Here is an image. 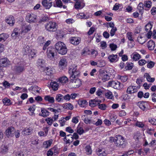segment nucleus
Returning <instances> with one entry per match:
<instances>
[{"label": "nucleus", "mask_w": 156, "mask_h": 156, "mask_svg": "<svg viewBox=\"0 0 156 156\" xmlns=\"http://www.w3.org/2000/svg\"><path fill=\"white\" fill-rule=\"evenodd\" d=\"M80 37H72L69 39L70 42L73 44L76 45L79 44L81 41Z\"/></svg>", "instance_id": "1a4fd4ad"}, {"label": "nucleus", "mask_w": 156, "mask_h": 156, "mask_svg": "<svg viewBox=\"0 0 156 156\" xmlns=\"http://www.w3.org/2000/svg\"><path fill=\"white\" fill-rule=\"evenodd\" d=\"M137 41L140 44H143L146 41V40L145 37L140 36L137 38Z\"/></svg>", "instance_id": "37998d69"}, {"label": "nucleus", "mask_w": 156, "mask_h": 156, "mask_svg": "<svg viewBox=\"0 0 156 156\" xmlns=\"http://www.w3.org/2000/svg\"><path fill=\"white\" fill-rule=\"evenodd\" d=\"M59 122L61 126H64L66 122V121L65 120V118L64 117H62L59 120Z\"/></svg>", "instance_id": "bf43d9fd"}, {"label": "nucleus", "mask_w": 156, "mask_h": 156, "mask_svg": "<svg viewBox=\"0 0 156 156\" xmlns=\"http://www.w3.org/2000/svg\"><path fill=\"white\" fill-rule=\"evenodd\" d=\"M55 70L54 69L51 68H47L46 73L47 75L50 76L53 74Z\"/></svg>", "instance_id": "a18cd8bd"}, {"label": "nucleus", "mask_w": 156, "mask_h": 156, "mask_svg": "<svg viewBox=\"0 0 156 156\" xmlns=\"http://www.w3.org/2000/svg\"><path fill=\"white\" fill-rule=\"evenodd\" d=\"M31 29V27L30 25L23 26L22 27L21 33H27Z\"/></svg>", "instance_id": "473e14b6"}, {"label": "nucleus", "mask_w": 156, "mask_h": 156, "mask_svg": "<svg viewBox=\"0 0 156 156\" xmlns=\"http://www.w3.org/2000/svg\"><path fill=\"white\" fill-rule=\"evenodd\" d=\"M48 109L52 112H53L55 114H58L60 112V109H55L51 108H49Z\"/></svg>", "instance_id": "603ef678"}, {"label": "nucleus", "mask_w": 156, "mask_h": 156, "mask_svg": "<svg viewBox=\"0 0 156 156\" xmlns=\"http://www.w3.org/2000/svg\"><path fill=\"white\" fill-rule=\"evenodd\" d=\"M120 83L118 81H109L108 85L116 89H119L120 88Z\"/></svg>", "instance_id": "4468645a"}, {"label": "nucleus", "mask_w": 156, "mask_h": 156, "mask_svg": "<svg viewBox=\"0 0 156 156\" xmlns=\"http://www.w3.org/2000/svg\"><path fill=\"white\" fill-rule=\"evenodd\" d=\"M63 108L65 109L72 110L73 108V105L70 103H66L63 104Z\"/></svg>", "instance_id": "c9c22d12"}, {"label": "nucleus", "mask_w": 156, "mask_h": 156, "mask_svg": "<svg viewBox=\"0 0 156 156\" xmlns=\"http://www.w3.org/2000/svg\"><path fill=\"white\" fill-rule=\"evenodd\" d=\"M56 4H54L53 6L54 7L61 8L62 6V3L61 0H55Z\"/></svg>", "instance_id": "de8ad7c7"}, {"label": "nucleus", "mask_w": 156, "mask_h": 156, "mask_svg": "<svg viewBox=\"0 0 156 156\" xmlns=\"http://www.w3.org/2000/svg\"><path fill=\"white\" fill-rule=\"evenodd\" d=\"M53 140L52 139H50L48 140L45 141L43 143V145L45 148H48L52 144Z\"/></svg>", "instance_id": "2f4dec72"}, {"label": "nucleus", "mask_w": 156, "mask_h": 156, "mask_svg": "<svg viewBox=\"0 0 156 156\" xmlns=\"http://www.w3.org/2000/svg\"><path fill=\"white\" fill-rule=\"evenodd\" d=\"M37 41L40 44H43L45 42L44 37L42 36L39 37L37 39Z\"/></svg>", "instance_id": "13d9d810"}, {"label": "nucleus", "mask_w": 156, "mask_h": 156, "mask_svg": "<svg viewBox=\"0 0 156 156\" xmlns=\"http://www.w3.org/2000/svg\"><path fill=\"white\" fill-rule=\"evenodd\" d=\"M15 129L13 127L8 128L5 131V133L6 136L8 137H11L14 135Z\"/></svg>", "instance_id": "f3484780"}, {"label": "nucleus", "mask_w": 156, "mask_h": 156, "mask_svg": "<svg viewBox=\"0 0 156 156\" xmlns=\"http://www.w3.org/2000/svg\"><path fill=\"white\" fill-rule=\"evenodd\" d=\"M57 25L55 22L50 21L45 25V29L51 32L55 31L57 29Z\"/></svg>", "instance_id": "20e7f679"}, {"label": "nucleus", "mask_w": 156, "mask_h": 156, "mask_svg": "<svg viewBox=\"0 0 156 156\" xmlns=\"http://www.w3.org/2000/svg\"><path fill=\"white\" fill-rule=\"evenodd\" d=\"M73 140V138L71 137L68 136L67 135L64 138V141L66 142V144H69Z\"/></svg>", "instance_id": "4c0bfd02"}, {"label": "nucleus", "mask_w": 156, "mask_h": 156, "mask_svg": "<svg viewBox=\"0 0 156 156\" xmlns=\"http://www.w3.org/2000/svg\"><path fill=\"white\" fill-rule=\"evenodd\" d=\"M144 6L146 7L150 8L151 6V2L150 1L147 0L144 1Z\"/></svg>", "instance_id": "864d4df0"}, {"label": "nucleus", "mask_w": 156, "mask_h": 156, "mask_svg": "<svg viewBox=\"0 0 156 156\" xmlns=\"http://www.w3.org/2000/svg\"><path fill=\"white\" fill-rule=\"evenodd\" d=\"M23 51L24 52V54H28L30 57L33 58L36 56V54L37 51L36 50L32 49L31 47L29 46L24 47L23 49Z\"/></svg>", "instance_id": "7ed1b4c3"}, {"label": "nucleus", "mask_w": 156, "mask_h": 156, "mask_svg": "<svg viewBox=\"0 0 156 156\" xmlns=\"http://www.w3.org/2000/svg\"><path fill=\"white\" fill-rule=\"evenodd\" d=\"M137 105L144 111H146L150 108L149 103L147 101H139Z\"/></svg>", "instance_id": "0eeeda50"}, {"label": "nucleus", "mask_w": 156, "mask_h": 156, "mask_svg": "<svg viewBox=\"0 0 156 156\" xmlns=\"http://www.w3.org/2000/svg\"><path fill=\"white\" fill-rule=\"evenodd\" d=\"M0 64L2 66L6 67L10 64V62L7 58H4L0 59Z\"/></svg>", "instance_id": "ddd939ff"}, {"label": "nucleus", "mask_w": 156, "mask_h": 156, "mask_svg": "<svg viewBox=\"0 0 156 156\" xmlns=\"http://www.w3.org/2000/svg\"><path fill=\"white\" fill-rule=\"evenodd\" d=\"M41 116L44 117H45L49 115V112L47 110L43 108L41 110Z\"/></svg>", "instance_id": "c03bdc74"}, {"label": "nucleus", "mask_w": 156, "mask_h": 156, "mask_svg": "<svg viewBox=\"0 0 156 156\" xmlns=\"http://www.w3.org/2000/svg\"><path fill=\"white\" fill-rule=\"evenodd\" d=\"M108 58L111 62H115L118 60V56L116 55L112 54L109 55L108 57Z\"/></svg>", "instance_id": "412c9836"}, {"label": "nucleus", "mask_w": 156, "mask_h": 156, "mask_svg": "<svg viewBox=\"0 0 156 156\" xmlns=\"http://www.w3.org/2000/svg\"><path fill=\"white\" fill-rule=\"evenodd\" d=\"M63 95L60 94H57L55 97V100L58 102H60L63 100Z\"/></svg>", "instance_id": "3c124183"}, {"label": "nucleus", "mask_w": 156, "mask_h": 156, "mask_svg": "<svg viewBox=\"0 0 156 156\" xmlns=\"http://www.w3.org/2000/svg\"><path fill=\"white\" fill-rule=\"evenodd\" d=\"M67 65V62L65 58L61 59L59 61L58 67L60 69H63L66 68Z\"/></svg>", "instance_id": "9d476101"}, {"label": "nucleus", "mask_w": 156, "mask_h": 156, "mask_svg": "<svg viewBox=\"0 0 156 156\" xmlns=\"http://www.w3.org/2000/svg\"><path fill=\"white\" fill-rule=\"evenodd\" d=\"M147 46L149 50H154L155 46V43L153 41L150 40L147 43Z\"/></svg>", "instance_id": "bb28decb"}, {"label": "nucleus", "mask_w": 156, "mask_h": 156, "mask_svg": "<svg viewBox=\"0 0 156 156\" xmlns=\"http://www.w3.org/2000/svg\"><path fill=\"white\" fill-rule=\"evenodd\" d=\"M106 27H111V28H113L115 27V24L114 23L112 22L107 23H106Z\"/></svg>", "instance_id": "e2e57ef3"}, {"label": "nucleus", "mask_w": 156, "mask_h": 156, "mask_svg": "<svg viewBox=\"0 0 156 156\" xmlns=\"http://www.w3.org/2000/svg\"><path fill=\"white\" fill-rule=\"evenodd\" d=\"M133 60L135 61H137L141 58V55L137 52H134L131 55Z\"/></svg>", "instance_id": "4be33fe9"}, {"label": "nucleus", "mask_w": 156, "mask_h": 156, "mask_svg": "<svg viewBox=\"0 0 156 156\" xmlns=\"http://www.w3.org/2000/svg\"><path fill=\"white\" fill-rule=\"evenodd\" d=\"M52 3L51 0H43L42 4L46 9H49L52 6Z\"/></svg>", "instance_id": "2eb2a0df"}, {"label": "nucleus", "mask_w": 156, "mask_h": 156, "mask_svg": "<svg viewBox=\"0 0 156 156\" xmlns=\"http://www.w3.org/2000/svg\"><path fill=\"white\" fill-rule=\"evenodd\" d=\"M9 35L7 34L3 33L0 34V42H3L9 37Z\"/></svg>", "instance_id": "c756f323"}, {"label": "nucleus", "mask_w": 156, "mask_h": 156, "mask_svg": "<svg viewBox=\"0 0 156 156\" xmlns=\"http://www.w3.org/2000/svg\"><path fill=\"white\" fill-rule=\"evenodd\" d=\"M58 81L62 83H65L68 82V78L66 76H63L58 79Z\"/></svg>", "instance_id": "ea45409f"}, {"label": "nucleus", "mask_w": 156, "mask_h": 156, "mask_svg": "<svg viewBox=\"0 0 156 156\" xmlns=\"http://www.w3.org/2000/svg\"><path fill=\"white\" fill-rule=\"evenodd\" d=\"M97 154L99 156H105L108 154V152L104 149L98 148L96 150Z\"/></svg>", "instance_id": "6ab92c4d"}, {"label": "nucleus", "mask_w": 156, "mask_h": 156, "mask_svg": "<svg viewBox=\"0 0 156 156\" xmlns=\"http://www.w3.org/2000/svg\"><path fill=\"white\" fill-rule=\"evenodd\" d=\"M144 77L146 79L147 81L149 82L152 83L155 80L154 78H152L148 73H145L144 74Z\"/></svg>", "instance_id": "c85d7f7f"}, {"label": "nucleus", "mask_w": 156, "mask_h": 156, "mask_svg": "<svg viewBox=\"0 0 156 156\" xmlns=\"http://www.w3.org/2000/svg\"><path fill=\"white\" fill-rule=\"evenodd\" d=\"M33 130L31 127H26L22 131V134L23 135H29L32 132Z\"/></svg>", "instance_id": "5701e85b"}, {"label": "nucleus", "mask_w": 156, "mask_h": 156, "mask_svg": "<svg viewBox=\"0 0 156 156\" xmlns=\"http://www.w3.org/2000/svg\"><path fill=\"white\" fill-rule=\"evenodd\" d=\"M85 5V3L83 0L76 2L75 4L74 7L76 9H81L83 8Z\"/></svg>", "instance_id": "a211bd4d"}, {"label": "nucleus", "mask_w": 156, "mask_h": 156, "mask_svg": "<svg viewBox=\"0 0 156 156\" xmlns=\"http://www.w3.org/2000/svg\"><path fill=\"white\" fill-rule=\"evenodd\" d=\"M69 73L70 75V78H76L80 74V72L79 69H77V66L73 65L69 67Z\"/></svg>", "instance_id": "f03ea898"}, {"label": "nucleus", "mask_w": 156, "mask_h": 156, "mask_svg": "<svg viewBox=\"0 0 156 156\" xmlns=\"http://www.w3.org/2000/svg\"><path fill=\"white\" fill-rule=\"evenodd\" d=\"M68 136L71 137L73 138V139H74L75 140H77L79 138V136L78 134L76 133H73V135L71 134H69L67 135Z\"/></svg>", "instance_id": "052dcab7"}, {"label": "nucleus", "mask_w": 156, "mask_h": 156, "mask_svg": "<svg viewBox=\"0 0 156 156\" xmlns=\"http://www.w3.org/2000/svg\"><path fill=\"white\" fill-rule=\"evenodd\" d=\"M90 64L92 66H96L99 67H102L104 66L105 65V63L103 61H101L99 62V63H98L97 62H95L94 61H92L90 62Z\"/></svg>", "instance_id": "7c9ffc66"}, {"label": "nucleus", "mask_w": 156, "mask_h": 156, "mask_svg": "<svg viewBox=\"0 0 156 156\" xmlns=\"http://www.w3.org/2000/svg\"><path fill=\"white\" fill-rule=\"evenodd\" d=\"M50 86L54 90H56L58 89V85L55 82H51L50 84Z\"/></svg>", "instance_id": "e433bc0d"}, {"label": "nucleus", "mask_w": 156, "mask_h": 156, "mask_svg": "<svg viewBox=\"0 0 156 156\" xmlns=\"http://www.w3.org/2000/svg\"><path fill=\"white\" fill-rule=\"evenodd\" d=\"M105 96L108 99H112L113 97L112 92L108 91L105 93Z\"/></svg>", "instance_id": "8fccbe9b"}, {"label": "nucleus", "mask_w": 156, "mask_h": 156, "mask_svg": "<svg viewBox=\"0 0 156 156\" xmlns=\"http://www.w3.org/2000/svg\"><path fill=\"white\" fill-rule=\"evenodd\" d=\"M70 78L69 85L71 88H76L80 87L81 85V82L80 80L76 78Z\"/></svg>", "instance_id": "39448f33"}, {"label": "nucleus", "mask_w": 156, "mask_h": 156, "mask_svg": "<svg viewBox=\"0 0 156 156\" xmlns=\"http://www.w3.org/2000/svg\"><path fill=\"white\" fill-rule=\"evenodd\" d=\"M6 22L10 26H12L15 23L14 17L11 16L6 20Z\"/></svg>", "instance_id": "393cba45"}, {"label": "nucleus", "mask_w": 156, "mask_h": 156, "mask_svg": "<svg viewBox=\"0 0 156 156\" xmlns=\"http://www.w3.org/2000/svg\"><path fill=\"white\" fill-rule=\"evenodd\" d=\"M127 37L128 40L132 42L134 41L133 33L131 32H128L127 33Z\"/></svg>", "instance_id": "79ce46f5"}, {"label": "nucleus", "mask_w": 156, "mask_h": 156, "mask_svg": "<svg viewBox=\"0 0 156 156\" xmlns=\"http://www.w3.org/2000/svg\"><path fill=\"white\" fill-rule=\"evenodd\" d=\"M149 122L152 124L156 125V119L154 118H150L149 119Z\"/></svg>", "instance_id": "0e129e2a"}, {"label": "nucleus", "mask_w": 156, "mask_h": 156, "mask_svg": "<svg viewBox=\"0 0 156 156\" xmlns=\"http://www.w3.org/2000/svg\"><path fill=\"white\" fill-rule=\"evenodd\" d=\"M44 99L46 101H48L50 103L53 104L55 101L54 98L49 95L45 96Z\"/></svg>", "instance_id": "a878e982"}, {"label": "nucleus", "mask_w": 156, "mask_h": 156, "mask_svg": "<svg viewBox=\"0 0 156 156\" xmlns=\"http://www.w3.org/2000/svg\"><path fill=\"white\" fill-rule=\"evenodd\" d=\"M117 30V28L116 27H113V28H112V29L110 31V35L111 37H112L114 36L115 34V32Z\"/></svg>", "instance_id": "5fc2aeb1"}, {"label": "nucleus", "mask_w": 156, "mask_h": 156, "mask_svg": "<svg viewBox=\"0 0 156 156\" xmlns=\"http://www.w3.org/2000/svg\"><path fill=\"white\" fill-rule=\"evenodd\" d=\"M77 16L80 19L84 18L85 19H87L88 18V16H86L83 13H80L79 14H77Z\"/></svg>", "instance_id": "4d7b16f0"}, {"label": "nucleus", "mask_w": 156, "mask_h": 156, "mask_svg": "<svg viewBox=\"0 0 156 156\" xmlns=\"http://www.w3.org/2000/svg\"><path fill=\"white\" fill-rule=\"evenodd\" d=\"M135 126L141 128H143L145 126L144 122H142L136 121L134 124Z\"/></svg>", "instance_id": "58836bf2"}, {"label": "nucleus", "mask_w": 156, "mask_h": 156, "mask_svg": "<svg viewBox=\"0 0 156 156\" xmlns=\"http://www.w3.org/2000/svg\"><path fill=\"white\" fill-rule=\"evenodd\" d=\"M123 99L126 101L129 102L132 101L130 96L128 94H126L123 96Z\"/></svg>", "instance_id": "09e8293b"}, {"label": "nucleus", "mask_w": 156, "mask_h": 156, "mask_svg": "<svg viewBox=\"0 0 156 156\" xmlns=\"http://www.w3.org/2000/svg\"><path fill=\"white\" fill-rule=\"evenodd\" d=\"M76 94L73 93L71 94V95L68 94H67L65 95L63 98L64 100L67 101H69L71 99H75L76 97Z\"/></svg>", "instance_id": "aec40b11"}, {"label": "nucleus", "mask_w": 156, "mask_h": 156, "mask_svg": "<svg viewBox=\"0 0 156 156\" xmlns=\"http://www.w3.org/2000/svg\"><path fill=\"white\" fill-rule=\"evenodd\" d=\"M45 61L41 59H38L36 62V65L39 68H42L45 66Z\"/></svg>", "instance_id": "b1692460"}, {"label": "nucleus", "mask_w": 156, "mask_h": 156, "mask_svg": "<svg viewBox=\"0 0 156 156\" xmlns=\"http://www.w3.org/2000/svg\"><path fill=\"white\" fill-rule=\"evenodd\" d=\"M138 91L137 87L135 86H130L127 88L126 92L128 94H134Z\"/></svg>", "instance_id": "9b49d317"}, {"label": "nucleus", "mask_w": 156, "mask_h": 156, "mask_svg": "<svg viewBox=\"0 0 156 156\" xmlns=\"http://www.w3.org/2000/svg\"><path fill=\"white\" fill-rule=\"evenodd\" d=\"M121 5V4H119L118 3H116L114 5L112 10L115 11L118 10L119 9V7Z\"/></svg>", "instance_id": "69168bd1"}, {"label": "nucleus", "mask_w": 156, "mask_h": 156, "mask_svg": "<svg viewBox=\"0 0 156 156\" xmlns=\"http://www.w3.org/2000/svg\"><path fill=\"white\" fill-rule=\"evenodd\" d=\"M85 153L87 155L91 154L92 153V150L90 146L87 145L85 147Z\"/></svg>", "instance_id": "a19ab883"}, {"label": "nucleus", "mask_w": 156, "mask_h": 156, "mask_svg": "<svg viewBox=\"0 0 156 156\" xmlns=\"http://www.w3.org/2000/svg\"><path fill=\"white\" fill-rule=\"evenodd\" d=\"M124 141L123 137L121 135H116V139L115 144L118 146L122 145Z\"/></svg>", "instance_id": "f8f14e48"}, {"label": "nucleus", "mask_w": 156, "mask_h": 156, "mask_svg": "<svg viewBox=\"0 0 156 156\" xmlns=\"http://www.w3.org/2000/svg\"><path fill=\"white\" fill-rule=\"evenodd\" d=\"M77 132L79 135H81L84 132V130L81 127H78L77 128Z\"/></svg>", "instance_id": "680f3d73"}, {"label": "nucleus", "mask_w": 156, "mask_h": 156, "mask_svg": "<svg viewBox=\"0 0 156 156\" xmlns=\"http://www.w3.org/2000/svg\"><path fill=\"white\" fill-rule=\"evenodd\" d=\"M144 4L142 3H140L137 6V9L140 12H142L144 10Z\"/></svg>", "instance_id": "6e6d98bb"}, {"label": "nucleus", "mask_w": 156, "mask_h": 156, "mask_svg": "<svg viewBox=\"0 0 156 156\" xmlns=\"http://www.w3.org/2000/svg\"><path fill=\"white\" fill-rule=\"evenodd\" d=\"M8 151V147L5 144H2L0 147V152L2 154H6Z\"/></svg>", "instance_id": "cd10ccee"}, {"label": "nucleus", "mask_w": 156, "mask_h": 156, "mask_svg": "<svg viewBox=\"0 0 156 156\" xmlns=\"http://www.w3.org/2000/svg\"><path fill=\"white\" fill-rule=\"evenodd\" d=\"M55 47L56 50L59 54L64 55L67 53V48L63 42L60 41L57 42L55 44Z\"/></svg>", "instance_id": "f257e3e1"}, {"label": "nucleus", "mask_w": 156, "mask_h": 156, "mask_svg": "<svg viewBox=\"0 0 156 156\" xmlns=\"http://www.w3.org/2000/svg\"><path fill=\"white\" fill-rule=\"evenodd\" d=\"M153 22H150L146 25L145 28L146 32L150 31L153 25Z\"/></svg>", "instance_id": "72a5a7b5"}, {"label": "nucleus", "mask_w": 156, "mask_h": 156, "mask_svg": "<svg viewBox=\"0 0 156 156\" xmlns=\"http://www.w3.org/2000/svg\"><path fill=\"white\" fill-rule=\"evenodd\" d=\"M3 102L4 105L8 106L12 104L10 100L7 98H5L2 100Z\"/></svg>", "instance_id": "49530a36"}, {"label": "nucleus", "mask_w": 156, "mask_h": 156, "mask_svg": "<svg viewBox=\"0 0 156 156\" xmlns=\"http://www.w3.org/2000/svg\"><path fill=\"white\" fill-rule=\"evenodd\" d=\"M26 21L30 23H33L37 22V16L33 13H27L26 17Z\"/></svg>", "instance_id": "423d86ee"}, {"label": "nucleus", "mask_w": 156, "mask_h": 156, "mask_svg": "<svg viewBox=\"0 0 156 156\" xmlns=\"http://www.w3.org/2000/svg\"><path fill=\"white\" fill-rule=\"evenodd\" d=\"M101 102L100 100H98L97 98H96L94 100H90L89 102V105L90 107H94L99 104Z\"/></svg>", "instance_id": "dca6fc26"}, {"label": "nucleus", "mask_w": 156, "mask_h": 156, "mask_svg": "<svg viewBox=\"0 0 156 156\" xmlns=\"http://www.w3.org/2000/svg\"><path fill=\"white\" fill-rule=\"evenodd\" d=\"M78 103L79 105L82 107H85L87 104V101L84 100H79Z\"/></svg>", "instance_id": "f704fd0d"}, {"label": "nucleus", "mask_w": 156, "mask_h": 156, "mask_svg": "<svg viewBox=\"0 0 156 156\" xmlns=\"http://www.w3.org/2000/svg\"><path fill=\"white\" fill-rule=\"evenodd\" d=\"M109 47L112 51L115 50L117 48V45L113 43L110 44Z\"/></svg>", "instance_id": "774afa93"}, {"label": "nucleus", "mask_w": 156, "mask_h": 156, "mask_svg": "<svg viewBox=\"0 0 156 156\" xmlns=\"http://www.w3.org/2000/svg\"><path fill=\"white\" fill-rule=\"evenodd\" d=\"M48 58L50 59L54 58L55 56L54 49L53 47H49L47 48L46 52Z\"/></svg>", "instance_id": "6e6552de"}, {"label": "nucleus", "mask_w": 156, "mask_h": 156, "mask_svg": "<svg viewBox=\"0 0 156 156\" xmlns=\"http://www.w3.org/2000/svg\"><path fill=\"white\" fill-rule=\"evenodd\" d=\"M109 79V76L108 74L103 75L102 78V80L103 81H105Z\"/></svg>", "instance_id": "338daca9"}]
</instances>
